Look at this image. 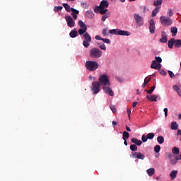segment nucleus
Segmentation results:
<instances>
[{
  "mask_svg": "<svg viewBox=\"0 0 181 181\" xmlns=\"http://www.w3.org/2000/svg\"><path fill=\"white\" fill-rule=\"evenodd\" d=\"M108 33L118 36H131V33L129 31H125L121 29H112L109 30Z\"/></svg>",
  "mask_w": 181,
  "mask_h": 181,
  "instance_id": "nucleus-2",
  "label": "nucleus"
},
{
  "mask_svg": "<svg viewBox=\"0 0 181 181\" xmlns=\"http://www.w3.org/2000/svg\"><path fill=\"white\" fill-rule=\"evenodd\" d=\"M173 90L175 91H176L178 94V95H180V97H181V90L180 88H179V86L177 85H174L173 87Z\"/></svg>",
  "mask_w": 181,
  "mask_h": 181,
  "instance_id": "nucleus-27",
  "label": "nucleus"
},
{
  "mask_svg": "<svg viewBox=\"0 0 181 181\" xmlns=\"http://www.w3.org/2000/svg\"><path fill=\"white\" fill-rule=\"evenodd\" d=\"M131 142H132V144H135L137 146H141L142 145V141L139 140L136 138L132 139Z\"/></svg>",
  "mask_w": 181,
  "mask_h": 181,
  "instance_id": "nucleus-22",
  "label": "nucleus"
},
{
  "mask_svg": "<svg viewBox=\"0 0 181 181\" xmlns=\"http://www.w3.org/2000/svg\"><path fill=\"white\" fill-rule=\"evenodd\" d=\"M83 37L85 39V40L83 41V46L87 48L90 46V43H91V35H90L88 33H86L83 35Z\"/></svg>",
  "mask_w": 181,
  "mask_h": 181,
  "instance_id": "nucleus-9",
  "label": "nucleus"
},
{
  "mask_svg": "<svg viewBox=\"0 0 181 181\" xmlns=\"http://www.w3.org/2000/svg\"><path fill=\"white\" fill-rule=\"evenodd\" d=\"M157 63H162V58L160 57H156L155 60Z\"/></svg>",
  "mask_w": 181,
  "mask_h": 181,
  "instance_id": "nucleus-44",
  "label": "nucleus"
},
{
  "mask_svg": "<svg viewBox=\"0 0 181 181\" xmlns=\"http://www.w3.org/2000/svg\"><path fill=\"white\" fill-rule=\"evenodd\" d=\"M132 158L144 160V159H145V155L142 154L141 152H134L132 153Z\"/></svg>",
  "mask_w": 181,
  "mask_h": 181,
  "instance_id": "nucleus-14",
  "label": "nucleus"
},
{
  "mask_svg": "<svg viewBox=\"0 0 181 181\" xmlns=\"http://www.w3.org/2000/svg\"><path fill=\"white\" fill-rule=\"evenodd\" d=\"M103 90L105 94H108V95H110V97H114V91H112V89L110 86H103Z\"/></svg>",
  "mask_w": 181,
  "mask_h": 181,
  "instance_id": "nucleus-12",
  "label": "nucleus"
},
{
  "mask_svg": "<svg viewBox=\"0 0 181 181\" xmlns=\"http://www.w3.org/2000/svg\"><path fill=\"white\" fill-rule=\"evenodd\" d=\"M172 152L173 153H174V155H179L180 153L179 148L177 147L173 148Z\"/></svg>",
  "mask_w": 181,
  "mask_h": 181,
  "instance_id": "nucleus-36",
  "label": "nucleus"
},
{
  "mask_svg": "<svg viewBox=\"0 0 181 181\" xmlns=\"http://www.w3.org/2000/svg\"><path fill=\"white\" fill-rule=\"evenodd\" d=\"M160 74H161V76H167L168 73H166V71H165V70H160Z\"/></svg>",
  "mask_w": 181,
  "mask_h": 181,
  "instance_id": "nucleus-49",
  "label": "nucleus"
},
{
  "mask_svg": "<svg viewBox=\"0 0 181 181\" xmlns=\"http://www.w3.org/2000/svg\"><path fill=\"white\" fill-rule=\"evenodd\" d=\"M156 180H159V179H160V177H156Z\"/></svg>",
  "mask_w": 181,
  "mask_h": 181,
  "instance_id": "nucleus-62",
  "label": "nucleus"
},
{
  "mask_svg": "<svg viewBox=\"0 0 181 181\" xmlns=\"http://www.w3.org/2000/svg\"><path fill=\"white\" fill-rule=\"evenodd\" d=\"M99 47H100V49H101V50H107V47L105 46V44H104V43H103L102 45H100V46H99Z\"/></svg>",
  "mask_w": 181,
  "mask_h": 181,
  "instance_id": "nucleus-46",
  "label": "nucleus"
},
{
  "mask_svg": "<svg viewBox=\"0 0 181 181\" xmlns=\"http://www.w3.org/2000/svg\"><path fill=\"white\" fill-rule=\"evenodd\" d=\"M160 9V6H156L153 11H152V16H155L156 15H158L159 13V10Z\"/></svg>",
  "mask_w": 181,
  "mask_h": 181,
  "instance_id": "nucleus-30",
  "label": "nucleus"
},
{
  "mask_svg": "<svg viewBox=\"0 0 181 181\" xmlns=\"http://www.w3.org/2000/svg\"><path fill=\"white\" fill-rule=\"evenodd\" d=\"M110 16H111V13H110V12H106V13L103 14V16H102V21L105 22L106 19H108Z\"/></svg>",
  "mask_w": 181,
  "mask_h": 181,
  "instance_id": "nucleus-28",
  "label": "nucleus"
},
{
  "mask_svg": "<svg viewBox=\"0 0 181 181\" xmlns=\"http://www.w3.org/2000/svg\"><path fill=\"white\" fill-rule=\"evenodd\" d=\"M113 127H117V122L115 121H112Z\"/></svg>",
  "mask_w": 181,
  "mask_h": 181,
  "instance_id": "nucleus-58",
  "label": "nucleus"
},
{
  "mask_svg": "<svg viewBox=\"0 0 181 181\" xmlns=\"http://www.w3.org/2000/svg\"><path fill=\"white\" fill-rule=\"evenodd\" d=\"M134 19L138 26H142L144 25V18L139 14L135 13Z\"/></svg>",
  "mask_w": 181,
  "mask_h": 181,
  "instance_id": "nucleus-11",
  "label": "nucleus"
},
{
  "mask_svg": "<svg viewBox=\"0 0 181 181\" xmlns=\"http://www.w3.org/2000/svg\"><path fill=\"white\" fill-rule=\"evenodd\" d=\"M157 142H158L160 145H162V144L165 142V138L163 136H158L157 137Z\"/></svg>",
  "mask_w": 181,
  "mask_h": 181,
  "instance_id": "nucleus-32",
  "label": "nucleus"
},
{
  "mask_svg": "<svg viewBox=\"0 0 181 181\" xmlns=\"http://www.w3.org/2000/svg\"><path fill=\"white\" fill-rule=\"evenodd\" d=\"M168 74H169L170 78H173V77H175V74H173L172 72V71H168Z\"/></svg>",
  "mask_w": 181,
  "mask_h": 181,
  "instance_id": "nucleus-50",
  "label": "nucleus"
},
{
  "mask_svg": "<svg viewBox=\"0 0 181 181\" xmlns=\"http://www.w3.org/2000/svg\"><path fill=\"white\" fill-rule=\"evenodd\" d=\"M170 163L171 165H176L177 163V160H179V157H176L173 154L169 155Z\"/></svg>",
  "mask_w": 181,
  "mask_h": 181,
  "instance_id": "nucleus-17",
  "label": "nucleus"
},
{
  "mask_svg": "<svg viewBox=\"0 0 181 181\" xmlns=\"http://www.w3.org/2000/svg\"><path fill=\"white\" fill-rule=\"evenodd\" d=\"M78 25L80 26V29L78 30V33L79 35H85V33H87V25L83 22V21L80 20L78 23Z\"/></svg>",
  "mask_w": 181,
  "mask_h": 181,
  "instance_id": "nucleus-7",
  "label": "nucleus"
},
{
  "mask_svg": "<svg viewBox=\"0 0 181 181\" xmlns=\"http://www.w3.org/2000/svg\"><path fill=\"white\" fill-rule=\"evenodd\" d=\"M146 98L150 101H158V100H160V96L159 95H147Z\"/></svg>",
  "mask_w": 181,
  "mask_h": 181,
  "instance_id": "nucleus-16",
  "label": "nucleus"
},
{
  "mask_svg": "<svg viewBox=\"0 0 181 181\" xmlns=\"http://www.w3.org/2000/svg\"><path fill=\"white\" fill-rule=\"evenodd\" d=\"M153 138H155V134H153V133H148L147 134V139H153Z\"/></svg>",
  "mask_w": 181,
  "mask_h": 181,
  "instance_id": "nucleus-41",
  "label": "nucleus"
},
{
  "mask_svg": "<svg viewBox=\"0 0 181 181\" xmlns=\"http://www.w3.org/2000/svg\"><path fill=\"white\" fill-rule=\"evenodd\" d=\"M177 170H173V171L170 172V177L171 180H175L177 176Z\"/></svg>",
  "mask_w": 181,
  "mask_h": 181,
  "instance_id": "nucleus-21",
  "label": "nucleus"
},
{
  "mask_svg": "<svg viewBox=\"0 0 181 181\" xmlns=\"http://www.w3.org/2000/svg\"><path fill=\"white\" fill-rule=\"evenodd\" d=\"M168 16H173V11L171 8H169L168 11Z\"/></svg>",
  "mask_w": 181,
  "mask_h": 181,
  "instance_id": "nucleus-48",
  "label": "nucleus"
},
{
  "mask_svg": "<svg viewBox=\"0 0 181 181\" xmlns=\"http://www.w3.org/2000/svg\"><path fill=\"white\" fill-rule=\"evenodd\" d=\"M103 56V51L98 48H93L90 50V57L92 59H100Z\"/></svg>",
  "mask_w": 181,
  "mask_h": 181,
  "instance_id": "nucleus-4",
  "label": "nucleus"
},
{
  "mask_svg": "<svg viewBox=\"0 0 181 181\" xmlns=\"http://www.w3.org/2000/svg\"><path fill=\"white\" fill-rule=\"evenodd\" d=\"M161 43H166L168 42V35L165 31L161 33V38L160 39Z\"/></svg>",
  "mask_w": 181,
  "mask_h": 181,
  "instance_id": "nucleus-19",
  "label": "nucleus"
},
{
  "mask_svg": "<svg viewBox=\"0 0 181 181\" xmlns=\"http://www.w3.org/2000/svg\"><path fill=\"white\" fill-rule=\"evenodd\" d=\"M156 86H153L150 90H146L147 94H152L155 90Z\"/></svg>",
  "mask_w": 181,
  "mask_h": 181,
  "instance_id": "nucleus-45",
  "label": "nucleus"
},
{
  "mask_svg": "<svg viewBox=\"0 0 181 181\" xmlns=\"http://www.w3.org/2000/svg\"><path fill=\"white\" fill-rule=\"evenodd\" d=\"M179 160H181V153H180V158H178Z\"/></svg>",
  "mask_w": 181,
  "mask_h": 181,
  "instance_id": "nucleus-64",
  "label": "nucleus"
},
{
  "mask_svg": "<svg viewBox=\"0 0 181 181\" xmlns=\"http://www.w3.org/2000/svg\"><path fill=\"white\" fill-rule=\"evenodd\" d=\"M170 128L173 131H177L179 129V124L176 122H171Z\"/></svg>",
  "mask_w": 181,
  "mask_h": 181,
  "instance_id": "nucleus-23",
  "label": "nucleus"
},
{
  "mask_svg": "<svg viewBox=\"0 0 181 181\" xmlns=\"http://www.w3.org/2000/svg\"><path fill=\"white\" fill-rule=\"evenodd\" d=\"M136 104H138L137 102H134V103H133V104H132L133 108H135V107H136Z\"/></svg>",
  "mask_w": 181,
  "mask_h": 181,
  "instance_id": "nucleus-54",
  "label": "nucleus"
},
{
  "mask_svg": "<svg viewBox=\"0 0 181 181\" xmlns=\"http://www.w3.org/2000/svg\"><path fill=\"white\" fill-rule=\"evenodd\" d=\"M151 69H154L155 70H160L162 69V64L156 61H153L151 65Z\"/></svg>",
  "mask_w": 181,
  "mask_h": 181,
  "instance_id": "nucleus-15",
  "label": "nucleus"
},
{
  "mask_svg": "<svg viewBox=\"0 0 181 181\" xmlns=\"http://www.w3.org/2000/svg\"><path fill=\"white\" fill-rule=\"evenodd\" d=\"M102 35L105 37L108 36V28H104L102 31Z\"/></svg>",
  "mask_w": 181,
  "mask_h": 181,
  "instance_id": "nucleus-39",
  "label": "nucleus"
},
{
  "mask_svg": "<svg viewBox=\"0 0 181 181\" xmlns=\"http://www.w3.org/2000/svg\"><path fill=\"white\" fill-rule=\"evenodd\" d=\"M99 83L103 87L105 86H111V83H110V78L107 74H102L99 76Z\"/></svg>",
  "mask_w": 181,
  "mask_h": 181,
  "instance_id": "nucleus-5",
  "label": "nucleus"
},
{
  "mask_svg": "<svg viewBox=\"0 0 181 181\" xmlns=\"http://www.w3.org/2000/svg\"><path fill=\"white\" fill-rule=\"evenodd\" d=\"M110 6V4L108 3V1H102L100 2V6H95L93 8V11L95 13H100L101 15H105L107 13L108 9V6Z\"/></svg>",
  "mask_w": 181,
  "mask_h": 181,
  "instance_id": "nucleus-1",
  "label": "nucleus"
},
{
  "mask_svg": "<svg viewBox=\"0 0 181 181\" xmlns=\"http://www.w3.org/2000/svg\"><path fill=\"white\" fill-rule=\"evenodd\" d=\"M155 157H156V158H159V154H156V155H155Z\"/></svg>",
  "mask_w": 181,
  "mask_h": 181,
  "instance_id": "nucleus-61",
  "label": "nucleus"
},
{
  "mask_svg": "<svg viewBox=\"0 0 181 181\" xmlns=\"http://www.w3.org/2000/svg\"><path fill=\"white\" fill-rule=\"evenodd\" d=\"M65 20L69 28H74V26H76V21H74V18L71 17V16H65Z\"/></svg>",
  "mask_w": 181,
  "mask_h": 181,
  "instance_id": "nucleus-10",
  "label": "nucleus"
},
{
  "mask_svg": "<svg viewBox=\"0 0 181 181\" xmlns=\"http://www.w3.org/2000/svg\"><path fill=\"white\" fill-rule=\"evenodd\" d=\"M86 67L89 71H95L98 69V62L95 61H87L86 62Z\"/></svg>",
  "mask_w": 181,
  "mask_h": 181,
  "instance_id": "nucleus-3",
  "label": "nucleus"
},
{
  "mask_svg": "<svg viewBox=\"0 0 181 181\" xmlns=\"http://www.w3.org/2000/svg\"><path fill=\"white\" fill-rule=\"evenodd\" d=\"M85 16L88 18V19H93L94 18V16H95V14H94V12L91 11H87L85 13Z\"/></svg>",
  "mask_w": 181,
  "mask_h": 181,
  "instance_id": "nucleus-20",
  "label": "nucleus"
},
{
  "mask_svg": "<svg viewBox=\"0 0 181 181\" xmlns=\"http://www.w3.org/2000/svg\"><path fill=\"white\" fill-rule=\"evenodd\" d=\"M155 30H156V27L155 26V21L153 19H151L149 21V31L151 35L155 33Z\"/></svg>",
  "mask_w": 181,
  "mask_h": 181,
  "instance_id": "nucleus-13",
  "label": "nucleus"
},
{
  "mask_svg": "<svg viewBox=\"0 0 181 181\" xmlns=\"http://www.w3.org/2000/svg\"><path fill=\"white\" fill-rule=\"evenodd\" d=\"M101 88V84L100 82L95 81H93L91 86V90L93 91V94H98L100 93Z\"/></svg>",
  "mask_w": 181,
  "mask_h": 181,
  "instance_id": "nucleus-8",
  "label": "nucleus"
},
{
  "mask_svg": "<svg viewBox=\"0 0 181 181\" xmlns=\"http://www.w3.org/2000/svg\"><path fill=\"white\" fill-rule=\"evenodd\" d=\"M129 138V133L127 132H123V136H122V139L123 141H125Z\"/></svg>",
  "mask_w": 181,
  "mask_h": 181,
  "instance_id": "nucleus-34",
  "label": "nucleus"
},
{
  "mask_svg": "<svg viewBox=\"0 0 181 181\" xmlns=\"http://www.w3.org/2000/svg\"><path fill=\"white\" fill-rule=\"evenodd\" d=\"M162 2H163V0H156V1H154L153 2V5L154 6H160V8H161L162 6Z\"/></svg>",
  "mask_w": 181,
  "mask_h": 181,
  "instance_id": "nucleus-29",
  "label": "nucleus"
},
{
  "mask_svg": "<svg viewBox=\"0 0 181 181\" xmlns=\"http://www.w3.org/2000/svg\"><path fill=\"white\" fill-rule=\"evenodd\" d=\"M150 80H151V78H149L148 80H146V78H145L144 83H143V87H145L148 84V83H149Z\"/></svg>",
  "mask_w": 181,
  "mask_h": 181,
  "instance_id": "nucleus-51",
  "label": "nucleus"
},
{
  "mask_svg": "<svg viewBox=\"0 0 181 181\" xmlns=\"http://www.w3.org/2000/svg\"><path fill=\"white\" fill-rule=\"evenodd\" d=\"M64 8L66 9V12H71V9H74V8H71L70 7V5L66 4V3H64L62 4Z\"/></svg>",
  "mask_w": 181,
  "mask_h": 181,
  "instance_id": "nucleus-26",
  "label": "nucleus"
},
{
  "mask_svg": "<svg viewBox=\"0 0 181 181\" xmlns=\"http://www.w3.org/2000/svg\"><path fill=\"white\" fill-rule=\"evenodd\" d=\"M178 119H181V114L178 115Z\"/></svg>",
  "mask_w": 181,
  "mask_h": 181,
  "instance_id": "nucleus-60",
  "label": "nucleus"
},
{
  "mask_svg": "<svg viewBox=\"0 0 181 181\" xmlns=\"http://www.w3.org/2000/svg\"><path fill=\"white\" fill-rule=\"evenodd\" d=\"M95 39L96 40H103V38H102L101 36H100V35H96V36L95 37Z\"/></svg>",
  "mask_w": 181,
  "mask_h": 181,
  "instance_id": "nucleus-53",
  "label": "nucleus"
},
{
  "mask_svg": "<svg viewBox=\"0 0 181 181\" xmlns=\"http://www.w3.org/2000/svg\"><path fill=\"white\" fill-rule=\"evenodd\" d=\"M110 107L112 112H117V108H115V106L114 105H111Z\"/></svg>",
  "mask_w": 181,
  "mask_h": 181,
  "instance_id": "nucleus-47",
  "label": "nucleus"
},
{
  "mask_svg": "<svg viewBox=\"0 0 181 181\" xmlns=\"http://www.w3.org/2000/svg\"><path fill=\"white\" fill-rule=\"evenodd\" d=\"M62 9H63V6H58L54 7V12H59V11H62Z\"/></svg>",
  "mask_w": 181,
  "mask_h": 181,
  "instance_id": "nucleus-38",
  "label": "nucleus"
},
{
  "mask_svg": "<svg viewBox=\"0 0 181 181\" xmlns=\"http://www.w3.org/2000/svg\"><path fill=\"white\" fill-rule=\"evenodd\" d=\"M127 115H128V117L131 116V110L127 109Z\"/></svg>",
  "mask_w": 181,
  "mask_h": 181,
  "instance_id": "nucleus-55",
  "label": "nucleus"
},
{
  "mask_svg": "<svg viewBox=\"0 0 181 181\" xmlns=\"http://www.w3.org/2000/svg\"><path fill=\"white\" fill-rule=\"evenodd\" d=\"M124 145H125V146H128V142L127 141V140H124Z\"/></svg>",
  "mask_w": 181,
  "mask_h": 181,
  "instance_id": "nucleus-57",
  "label": "nucleus"
},
{
  "mask_svg": "<svg viewBox=\"0 0 181 181\" xmlns=\"http://www.w3.org/2000/svg\"><path fill=\"white\" fill-rule=\"evenodd\" d=\"M163 112H164V114H165V117L166 118V117H168V108L167 107L164 108Z\"/></svg>",
  "mask_w": 181,
  "mask_h": 181,
  "instance_id": "nucleus-52",
  "label": "nucleus"
},
{
  "mask_svg": "<svg viewBox=\"0 0 181 181\" xmlns=\"http://www.w3.org/2000/svg\"><path fill=\"white\" fill-rule=\"evenodd\" d=\"M66 1H68V2H73V1L74 0H66Z\"/></svg>",
  "mask_w": 181,
  "mask_h": 181,
  "instance_id": "nucleus-63",
  "label": "nucleus"
},
{
  "mask_svg": "<svg viewBox=\"0 0 181 181\" xmlns=\"http://www.w3.org/2000/svg\"><path fill=\"white\" fill-rule=\"evenodd\" d=\"M78 35V33L77 32V30H71V32L69 33V36L70 37H71L72 39H74V37H77Z\"/></svg>",
  "mask_w": 181,
  "mask_h": 181,
  "instance_id": "nucleus-24",
  "label": "nucleus"
},
{
  "mask_svg": "<svg viewBox=\"0 0 181 181\" xmlns=\"http://www.w3.org/2000/svg\"><path fill=\"white\" fill-rule=\"evenodd\" d=\"M126 129L127 132H131V128H129L128 126H126Z\"/></svg>",
  "mask_w": 181,
  "mask_h": 181,
  "instance_id": "nucleus-56",
  "label": "nucleus"
},
{
  "mask_svg": "<svg viewBox=\"0 0 181 181\" xmlns=\"http://www.w3.org/2000/svg\"><path fill=\"white\" fill-rule=\"evenodd\" d=\"M141 141L142 142H147L148 141V136L143 134L141 136Z\"/></svg>",
  "mask_w": 181,
  "mask_h": 181,
  "instance_id": "nucleus-43",
  "label": "nucleus"
},
{
  "mask_svg": "<svg viewBox=\"0 0 181 181\" xmlns=\"http://www.w3.org/2000/svg\"><path fill=\"white\" fill-rule=\"evenodd\" d=\"M154 151H155L156 153H159V152H160V146L156 145V146L154 147Z\"/></svg>",
  "mask_w": 181,
  "mask_h": 181,
  "instance_id": "nucleus-40",
  "label": "nucleus"
},
{
  "mask_svg": "<svg viewBox=\"0 0 181 181\" xmlns=\"http://www.w3.org/2000/svg\"><path fill=\"white\" fill-rule=\"evenodd\" d=\"M130 149L132 151V152H136L138 151V146L135 144H132L130 146Z\"/></svg>",
  "mask_w": 181,
  "mask_h": 181,
  "instance_id": "nucleus-37",
  "label": "nucleus"
},
{
  "mask_svg": "<svg viewBox=\"0 0 181 181\" xmlns=\"http://www.w3.org/2000/svg\"><path fill=\"white\" fill-rule=\"evenodd\" d=\"M168 45L170 49H173V45H175V38L170 40L168 42Z\"/></svg>",
  "mask_w": 181,
  "mask_h": 181,
  "instance_id": "nucleus-31",
  "label": "nucleus"
},
{
  "mask_svg": "<svg viewBox=\"0 0 181 181\" xmlns=\"http://www.w3.org/2000/svg\"><path fill=\"white\" fill-rule=\"evenodd\" d=\"M71 16L74 19V21H77V15H78V13H80V11L76 8H71Z\"/></svg>",
  "mask_w": 181,
  "mask_h": 181,
  "instance_id": "nucleus-18",
  "label": "nucleus"
},
{
  "mask_svg": "<svg viewBox=\"0 0 181 181\" xmlns=\"http://www.w3.org/2000/svg\"><path fill=\"white\" fill-rule=\"evenodd\" d=\"M146 173L148 176H153L155 175V168H151L148 170H146Z\"/></svg>",
  "mask_w": 181,
  "mask_h": 181,
  "instance_id": "nucleus-25",
  "label": "nucleus"
},
{
  "mask_svg": "<svg viewBox=\"0 0 181 181\" xmlns=\"http://www.w3.org/2000/svg\"><path fill=\"white\" fill-rule=\"evenodd\" d=\"M171 33L173 34V36H176V35L177 34V28H171Z\"/></svg>",
  "mask_w": 181,
  "mask_h": 181,
  "instance_id": "nucleus-35",
  "label": "nucleus"
},
{
  "mask_svg": "<svg viewBox=\"0 0 181 181\" xmlns=\"http://www.w3.org/2000/svg\"><path fill=\"white\" fill-rule=\"evenodd\" d=\"M174 46L175 47H180V46H181V40H175L174 39Z\"/></svg>",
  "mask_w": 181,
  "mask_h": 181,
  "instance_id": "nucleus-33",
  "label": "nucleus"
},
{
  "mask_svg": "<svg viewBox=\"0 0 181 181\" xmlns=\"http://www.w3.org/2000/svg\"><path fill=\"white\" fill-rule=\"evenodd\" d=\"M160 21L163 25V26H170L173 23V21L170 18L166 17L165 16H161L160 17Z\"/></svg>",
  "mask_w": 181,
  "mask_h": 181,
  "instance_id": "nucleus-6",
  "label": "nucleus"
},
{
  "mask_svg": "<svg viewBox=\"0 0 181 181\" xmlns=\"http://www.w3.org/2000/svg\"><path fill=\"white\" fill-rule=\"evenodd\" d=\"M111 1H113V2H115V1L117 0H111ZM119 1H120V2H125V0H119Z\"/></svg>",
  "mask_w": 181,
  "mask_h": 181,
  "instance_id": "nucleus-59",
  "label": "nucleus"
},
{
  "mask_svg": "<svg viewBox=\"0 0 181 181\" xmlns=\"http://www.w3.org/2000/svg\"><path fill=\"white\" fill-rule=\"evenodd\" d=\"M102 41H103V43H106L107 45H110V43H111V40L108 38H103Z\"/></svg>",
  "mask_w": 181,
  "mask_h": 181,
  "instance_id": "nucleus-42",
  "label": "nucleus"
}]
</instances>
